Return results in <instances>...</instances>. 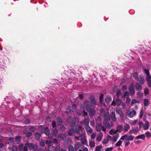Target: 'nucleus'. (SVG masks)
Instances as JSON below:
<instances>
[{"instance_id":"f257e3e1","label":"nucleus","mask_w":151,"mask_h":151,"mask_svg":"<svg viewBox=\"0 0 151 151\" xmlns=\"http://www.w3.org/2000/svg\"><path fill=\"white\" fill-rule=\"evenodd\" d=\"M134 138V137L132 135H127V134H125L123 136H122L120 139L122 140H124L126 139L127 141H131Z\"/></svg>"},{"instance_id":"f03ea898","label":"nucleus","mask_w":151,"mask_h":151,"mask_svg":"<svg viewBox=\"0 0 151 151\" xmlns=\"http://www.w3.org/2000/svg\"><path fill=\"white\" fill-rule=\"evenodd\" d=\"M96 130L98 132H100L101 130L104 132H105L106 131V128L103 127L100 123L97 124L96 125Z\"/></svg>"},{"instance_id":"7ed1b4c3","label":"nucleus","mask_w":151,"mask_h":151,"mask_svg":"<svg viewBox=\"0 0 151 151\" xmlns=\"http://www.w3.org/2000/svg\"><path fill=\"white\" fill-rule=\"evenodd\" d=\"M84 105L85 107L86 111L92 108V106H93L89 102V101L88 100H85L84 103Z\"/></svg>"},{"instance_id":"20e7f679","label":"nucleus","mask_w":151,"mask_h":151,"mask_svg":"<svg viewBox=\"0 0 151 151\" xmlns=\"http://www.w3.org/2000/svg\"><path fill=\"white\" fill-rule=\"evenodd\" d=\"M133 84V83H132L131 85H129L128 87L129 92L131 95L132 96H134L135 93V89L132 85Z\"/></svg>"},{"instance_id":"39448f33","label":"nucleus","mask_w":151,"mask_h":151,"mask_svg":"<svg viewBox=\"0 0 151 151\" xmlns=\"http://www.w3.org/2000/svg\"><path fill=\"white\" fill-rule=\"evenodd\" d=\"M25 145L28 147L29 149L30 150L32 149L36 150L37 149V147L36 145L34 146V145L32 143H29L27 142Z\"/></svg>"},{"instance_id":"423d86ee","label":"nucleus","mask_w":151,"mask_h":151,"mask_svg":"<svg viewBox=\"0 0 151 151\" xmlns=\"http://www.w3.org/2000/svg\"><path fill=\"white\" fill-rule=\"evenodd\" d=\"M90 99H91L90 101L91 104L93 106H95L97 104V101L95 99L94 96H93L91 95L90 97Z\"/></svg>"},{"instance_id":"0eeeda50","label":"nucleus","mask_w":151,"mask_h":151,"mask_svg":"<svg viewBox=\"0 0 151 151\" xmlns=\"http://www.w3.org/2000/svg\"><path fill=\"white\" fill-rule=\"evenodd\" d=\"M139 130L138 127H134V128L129 130L128 133L129 134H135V133H137Z\"/></svg>"},{"instance_id":"6e6552de","label":"nucleus","mask_w":151,"mask_h":151,"mask_svg":"<svg viewBox=\"0 0 151 151\" xmlns=\"http://www.w3.org/2000/svg\"><path fill=\"white\" fill-rule=\"evenodd\" d=\"M135 79L137 80L142 84H143L145 83V78L143 76H134Z\"/></svg>"},{"instance_id":"1a4fd4ad","label":"nucleus","mask_w":151,"mask_h":151,"mask_svg":"<svg viewBox=\"0 0 151 151\" xmlns=\"http://www.w3.org/2000/svg\"><path fill=\"white\" fill-rule=\"evenodd\" d=\"M127 116L129 117L132 118L135 116L136 114V112L134 110L132 111H128L127 112Z\"/></svg>"},{"instance_id":"9d476101","label":"nucleus","mask_w":151,"mask_h":151,"mask_svg":"<svg viewBox=\"0 0 151 151\" xmlns=\"http://www.w3.org/2000/svg\"><path fill=\"white\" fill-rule=\"evenodd\" d=\"M82 130V127L81 125H76L75 127L76 133L77 134H80V131Z\"/></svg>"},{"instance_id":"9b49d317","label":"nucleus","mask_w":151,"mask_h":151,"mask_svg":"<svg viewBox=\"0 0 151 151\" xmlns=\"http://www.w3.org/2000/svg\"><path fill=\"white\" fill-rule=\"evenodd\" d=\"M87 111L89 113L91 117H93L95 114V110L94 108H91Z\"/></svg>"},{"instance_id":"f8f14e48","label":"nucleus","mask_w":151,"mask_h":151,"mask_svg":"<svg viewBox=\"0 0 151 151\" xmlns=\"http://www.w3.org/2000/svg\"><path fill=\"white\" fill-rule=\"evenodd\" d=\"M75 133V129L74 128H72L70 129L68 132V135L70 136L74 135Z\"/></svg>"},{"instance_id":"ddd939ff","label":"nucleus","mask_w":151,"mask_h":151,"mask_svg":"<svg viewBox=\"0 0 151 151\" xmlns=\"http://www.w3.org/2000/svg\"><path fill=\"white\" fill-rule=\"evenodd\" d=\"M57 123L58 126H60L63 123V120L62 118L59 117H57Z\"/></svg>"},{"instance_id":"4468645a","label":"nucleus","mask_w":151,"mask_h":151,"mask_svg":"<svg viewBox=\"0 0 151 151\" xmlns=\"http://www.w3.org/2000/svg\"><path fill=\"white\" fill-rule=\"evenodd\" d=\"M135 88L136 89L137 91H140L142 89V85H140L139 83H136L135 86Z\"/></svg>"},{"instance_id":"2eb2a0df","label":"nucleus","mask_w":151,"mask_h":151,"mask_svg":"<svg viewBox=\"0 0 151 151\" xmlns=\"http://www.w3.org/2000/svg\"><path fill=\"white\" fill-rule=\"evenodd\" d=\"M110 117L113 121L115 122L116 121V119L114 112H112L111 113Z\"/></svg>"},{"instance_id":"dca6fc26","label":"nucleus","mask_w":151,"mask_h":151,"mask_svg":"<svg viewBox=\"0 0 151 151\" xmlns=\"http://www.w3.org/2000/svg\"><path fill=\"white\" fill-rule=\"evenodd\" d=\"M105 101L107 104H109L111 101V97L109 95H107L105 98Z\"/></svg>"},{"instance_id":"f3484780","label":"nucleus","mask_w":151,"mask_h":151,"mask_svg":"<svg viewBox=\"0 0 151 151\" xmlns=\"http://www.w3.org/2000/svg\"><path fill=\"white\" fill-rule=\"evenodd\" d=\"M58 137L61 140H64L65 138L66 137L65 134H59L58 135Z\"/></svg>"},{"instance_id":"a211bd4d","label":"nucleus","mask_w":151,"mask_h":151,"mask_svg":"<svg viewBox=\"0 0 151 151\" xmlns=\"http://www.w3.org/2000/svg\"><path fill=\"white\" fill-rule=\"evenodd\" d=\"M44 133L47 136L50 135V131L48 127H46L44 129Z\"/></svg>"},{"instance_id":"6ab92c4d","label":"nucleus","mask_w":151,"mask_h":151,"mask_svg":"<svg viewBox=\"0 0 151 151\" xmlns=\"http://www.w3.org/2000/svg\"><path fill=\"white\" fill-rule=\"evenodd\" d=\"M85 129L87 132L91 133L92 132V129L89 125H87L86 126Z\"/></svg>"},{"instance_id":"aec40b11","label":"nucleus","mask_w":151,"mask_h":151,"mask_svg":"<svg viewBox=\"0 0 151 151\" xmlns=\"http://www.w3.org/2000/svg\"><path fill=\"white\" fill-rule=\"evenodd\" d=\"M103 134L102 132H100L99 134L97 136L96 138V139L97 141H100L102 138Z\"/></svg>"},{"instance_id":"412c9836","label":"nucleus","mask_w":151,"mask_h":151,"mask_svg":"<svg viewBox=\"0 0 151 151\" xmlns=\"http://www.w3.org/2000/svg\"><path fill=\"white\" fill-rule=\"evenodd\" d=\"M41 134L39 132H36L35 134V137L36 140H39L40 139Z\"/></svg>"},{"instance_id":"4be33fe9","label":"nucleus","mask_w":151,"mask_h":151,"mask_svg":"<svg viewBox=\"0 0 151 151\" xmlns=\"http://www.w3.org/2000/svg\"><path fill=\"white\" fill-rule=\"evenodd\" d=\"M144 124V130H146L150 126V123L149 122L146 121Z\"/></svg>"},{"instance_id":"5701e85b","label":"nucleus","mask_w":151,"mask_h":151,"mask_svg":"<svg viewBox=\"0 0 151 151\" xmlns=\"http://www.w3.org/2000/svg\"><path fill=\"white\" fill-rule=\"evenodd\" d=\"M51 147H52V149L53 151L55 150V151H60V147L59 146H57L55 147L54 146H51Z\"/></svg>"},{"instance_id":"b1692460","label":"nucleus","mask_w":151,"mask_h":151,"mask_svg":"<svg viewBox=\"0 0 151 151\" xmlns=\"http://www.w3.org/2000/svg\"><path fill=\"white\" fill-rule=\"evenodd\" d=\"M81 146V144L79 142H77L75 144L74 146V149L76 151H77Z\"/></svg>"},{"instance_id":"393cba45","label":"nucleus","mask_w":151,"mask_h":151,"mask_svg":"<svg viewBox=\"0 0 151 151\" xmlns=\"http://www.w3.org/2000/svg\"><path fill=\"white\" fill-rule=\"evenodd\" d=\"M145 138V136L144 134H141L136 136V138L137 139H144Z\"/></svg>"},{"instance_id":"a878e982","label":"nucleus","mask_w":151,"mask_h":151,"mask_svg":"<svg viewBox=\"0 0 151 151\" xmlns=\"http://www.w3.org/2000/svg\"><path fill=\"white\" fill-rule=\"evenodd\" d=\"M130 128V126L128 124L125 125L124 127V130L125 132H127Z\"/></svg>"},{"instance_id":"bb28decb","label":"nucleus","mask_w":151,"mask_h":151,"mask_svg":"<svg viewBox=\"0 0 151 151\" xmlns=\"http://www.w3.org/2000/svg\"><path fill=\"white\" fill-rule=\"evenodd\" d=\"M14 142V139L12 137H10L8 140V144L11 145L13 144Z\"/></svg>"},{"instance_id":"cd10ccee","label":"nucleus","mask_w":151,"mask_h":151,"mask_svg":"<svg viewBox=\"0 0 151 151\" xmlns=\"http://www.w3.org/2000/svg\"><path fill=\"white\" fill-rule=\"evenodd\" d=\"M15 140L16 142L19 144L20 142L21 137L20 136H17L16 137Z\"/></svg>"},{"instance_id":"c85d7f7f","label":"nucleus","mask_w":151,"mask_h":151,"mask_svg":"<svg viewBox=\"0 0 151 151\" xmlns=\"http://www.w3.org/2000/svg\"><path fill=\"white\" fill-rule=\"evenodd\" d=\"M104 126L105 127L107 128H109L110 126V124L108 121H104L103 122Z\"/></svg>"},{"instance_id":"c756f323","label":"nucleus","mask_w":151,"mask_h":151,"mask_svg":"<svg viewBox=\"0 0 151 151\" xmlns=\"http://www.w3.org/2000/svg\"><path fill=\"white\" fill-rule=\"evenodd\" d=\"M68 151H75L74 148L73 146L71 145H70L68 146Z\"/></svg>"},{"instance_id":"7c9ffc66","label":"nucleus","mask_w":151,"mask_h":151,"mask_svg":"<svg viewBox=\"0 0 151 151\" xmlns=\"http://www.w3.org/2000/svg\"><path fill=\"white\" fill-rule=\"evenodd\" d=\"M144 106H148L149 104V100L147 99H144Z\"/></svg>"},{"instance_id":"2f4dec72","label":"nucleus","mask_w":151,"mask_h":151,"mask_svg":"<svg viewBox=\"0 0 151 151\" xmlns=\"http://www.w3.org/2000/svg\"><path fill=\"white\" fill-rule=\"evenodd\" d=\"M143 93H141L140 92H138L137 93V98L141 99L143 95Z\"/></svg>"},{"instance_id":"473e14b6","label":"nucleus","mask_w":151,"mask_h":151,"mask_svg":"<svg viewBox=\"0 0 151 151\" xmlns=\"http://www.w3.org/2000/svg\"><path fill=\"white\" fill-rule=\"evenodd\" d=\"M69 124L72 128H73V127L76 126V123L75 120H73L72 122Z\"/></svg>"},{"instance_id":"72a5a7b5","label":"nucleus","mask_w":151,"mask_h":151,"mask_svg":"<svg viewBox=\"0 0 151 151\" xmlns=\"http://www.w3.org/2000/svg\"><path fill=\"white\" fill-rule=\"evenodd\" d=\"M73 120V117L71 116H70L68 117V118L66 120L67 123L68 124H69L70 123H71L72 120Z\"/></svg>"},{"instance_id":"f704fd0d","label":"nucleus","mask_w":151,"mask_h":151,"mask_svg":"<svg viewBox=\"0 0 151 151\" xmlns=\"http://www.w3.org/2000/svg\"><path fill=\"white\" fill-rule=\"evenodd\" d=\"M123 127L121 125H119L117 126L116 127V130L117 132L119 131L120 132L122 130Z\"/></svg>"},{"instance_id":"c9c22d12","label":"nucleus","mask_w":151,"mask_h":151,"mask_svg":"<svg viewBox=\"0 0 151 151\" xmlns=\"http://www.w3.org/2000/svg\"><path fill=\"white\" fill-rule=\"evenodd\" d=\"M70 108V106H68L67 107L65 111V112L67 114H68L70 113L71 111Z\"/></svg>"},{"instance_id":"e433bc0d","label":"nucleus","mask_w":151,"mask_h":151,"mask_svg":"<svg viewBox=\"0 0 151 151\" xmlns=\"http://www.w3.org/2000/svg\"><path fill=\"white\" fill-rule=\"evenodd\" d=\"M58 130L57 129H55L53 133V134L54 137H56L58 134Z\"/></svg>"},{"instance_id":"4c0bfd02","label":"nucleus","mask_w":151,"mask_h":151,"mask_svg":"<svg viewBox=\"0 0 151 151\" xmlns=\"http://www.w3.org/2000/svg\"><path fill=\"white\" fill-rule=\"evenodd\" d=\"M89 122V119H85L84 120V123L86 126L87 125H88Z\"/></svg>"},{"instance_id":"58836bf2","label":"nucleus","mask_w":151,"mask_h":151,"mask_svg":"<svg viewBox=\"0 0 151 151\" xmlns=\"http://www.w3.org/2000/svg\"><path fill=\"white\" fill-rule=\"evenodd\" d=\"M104 119L106 121H109L110 120V117L109 115H104Z\"/></svg>"},{"instance_id":"ea45409f","label":"nucleus","mask_w":151,"mask_h":151,"mask_svg":"<svg viewBox=\"0 0 151 151\" xmlns=\"http://www.w3.org/2000/svg\"><path fill=\"white\" fill-rule=\"evenodd\" d=\"M104 94L102 93H101L100 94V96L99 98V101L101 103L104 98Z\"/></svg>"},{"instance_id":"a19ab883","label":"nucleus","mask_w":151,"mask_h":151,"mask_svg":"<svg viewBox=\"0 0 151 151\" xmlns=\"http://www.w3.org/2000/svg\"><path fill=\"white\" fill-rule=\"evenodd\" d=\"M116 104L119 106L121 104V102L120 100L119 99L117 98L116 102L115 103Z\"/></svg>"},{"instance_id":"79ce46f5","label":"nucleus","mask_w":151,"mask_h":151,"mask_svg":"<svg viewBox=\"0 0 151 151\" xmlns=\"http://www.w3.org/2000/svg\"><path fill=\"white\" fill-rule=\"evenodd\" d=\"M89 146L91 147H93L95 146V143L94 141H91L89 142Z\"/></svg>"},{"instance_id":"37998d69","label":"nucleus","mask_w":151,"mask_h":151,"mask_svg":"<svg viewBox=\"0 0 151 151\" xmlns=\"http://www.w3.org/2000/svg\"><path fill=\"white\" fill-rule=\"evenodd\" d=\"M35 129H36L34 126H31L29 129V130L30 131H32L33 132H35Z\"/></svg>"},{"instance_id":"c03bdc74","label":"nucleus","mask_w":151,"mask_h":151,"mask_svg":"<svg viewBox=\"0 0 151 151\" xmlns=\"http://www.w3.org/2000/svg\"><path fill=\"white\" fill-rule=\"evenodd\" d=\"M144 71L146 76H150L149 70L148 69L145 68L144 70Z\"/></svg>"},{"instance_id":"a18cd8bd","label":"nucleus","mask_w":151,"mask_h":151,"mask_svg":"<svg viewBox=\"0 0 151 151\" xmlns=\"http://www.w3.org/2000/svg\"><path fill=\"white\" fill-rule=\"evenodd\" d=\"M139 129H140L142 128L143 127L144 129V124L142 122H139Z\"/></svg>"},{"instance_id":"49530a36","label":"nucleus","mask_w":151,"mask_h":151,"mask_svg":"<svg viewBox=\"0 0 151 151\" xmlns=\"http://www.w3.org/2000/svg\"><path fill=\"white\" fill-rule=\"evenodd\" d=\"M145 134L146 135V137L149 138L151 137V134L148 131L147 132L145 133Z\"/></svg>"},{"instance_id":"de8ad7c7","label":"nucleus","mask_w":151,"mask_h":151,"mask_svg":"<svg viewBox=\"0 0 151 151\" xmlns=\"http://www.w3.org/2000/svg\"><path fill=\"white\" fill-rule=\"evenodd\" d=\"M102 147L101 145H99L96 147V148L95 151H98L101 150L102 148Z\"/></svg>"},{"instance_id":"09e8293b","label":"nucleus","mask_w":151,"mask_h":151,"mask_svg":"<svg viewBox=\"0 0 151 151\" xmlns=\"http://www.w3.org/2000/svg\"><path fill=\"white\" fill-rule=\"evenodd\" d=\"M122 143V142L121 141L119 140L117 142L115 145L116 146H119L121 145Z\"/></svg>"},{"instance_id":"8fccbe9b","label":"nucleus","mask_w":151,"mask_h":151,"mask_svg":"<svg viewBox=\"0 0 151 151\" xmlns=\"http://www.w3.org/2000/svg\"><path fill=\"white\" fill-rule=\"evenodd\" d=\"M116 96L117 97V98L119 99L120 96L121 94V92L119 90L117 91L116 92Z\"/></svg>"},{"instance_id":"3c124183","label":"nucleus","mask_w":151,"mask_h":151,"mask_svg":"<svg viewBox=\"0 0 151 151\" xmlns=\"http://www.w3.org/2000/svg\"><path fill=\"white\" fill-rule=\"evenodd\" d=\"M136 103H139V101L135 99H132V102H131V105H132L133 104H134Z\"/></svg>"},{"instance_id":"603ef678","label":"nucleus","mask_w":151,"mask_h":151,"mask_svg":"<svg viewBox=\"0 0 151 151\" xmlns=\"http://www.w3.org/2000/svg\"><path fill=\"white\" fill-rule=\"evenodd\" d=\"M52 125L53 128H55L57 127V124L56 122L54 121L52 122Z\"/></svg>"},{"instance_id":"864d4df0","label":"nucleus","mask_w":151,"mask_h":151,"mask_svg":"<svg viewBox=\"0 0 151 151\" xmlns=\"http://www.w3.org/2000/svg\"><path fill=\"white\" fill-rule=\"evenodd\" d=\"M44 129V127L43 125H39L38 126V129L39 131H42Z\"/></svg>"},{"instance_id":"5fc2aeb1","label":"nucleus","mask_w":151,"mask_h":151,"mask_svg":"<svg viewBox=\"0 0 151 151\" xmlns=\"http://www.w3.org/2000/svg\"><path fill=\"white\" fill-rule=\"evenodd\" d=\"M143 115V111L142 109H141L140 112V114L139 115V117L140 118H142Z\"/></svg>"},{"instance_id":"6e6d98bb","label":"nucleus","mask_w":151,"mask_h":151,"mask_svg":"<svg viewBox=\"0 0 151 151\" xmlns=\"http://www.w3.org/2000/svg\"><path fill=\"white\" fill-rule=\"evenodd\" d=\"M129 92H124L123 96L122 97V98H123V97H124L125 96L128 97L129 96Z\"/></svg>"},{"instance_id":"4d7b16f0","label":"nucleus","mask_w":151,"mask_h":151,"mask_svg":"<svg viewBox=\"0 0 151 151\" xmlns=\"http://www.w3.org/2000/svg\"><path fill=\"white\" fill-rule=\"evenodd\" d=\"M118 137L116 135H114L113 136L112 138L113 141L114 142H116L117 139Z\"/></svg>"},{"instance_id":"13d9d810","label":"nucleus","mask_w":151,"mask_h":151,"mask_svg":"<svg viewBox=\"0 0 151 151\" xmlns=\"http://www.w3.org/2000/svg\"><path fill=\"white\" fill-rule=\"evenodd\" d=\"M23 147H24V145L23 144H20L19 146V147H18L19 149L20 150H22L23 148H24Z\"/></svg>"},{"instance_id":"bf43d9fd","label":"nucleus","mask_w":151,"mask_h":151,"mask_svg":"<svg viewBox=\"0 0 151 151\" xmlns=\"http://www.w3.org/2000/svg\"><path fill=\"white\" fill-rule=\"evenodd\" d=\"M147 77L146 78V80L147 81V82H149L151 81V76H147Z\"/></svg>"},{"instance_id":"052dcab7","label":"nucleus","mask_w":151,"mask_h":151,"mask_svg":"<svg viewBox=\"0 0 151 151\" xmlns=\"http://www.w3.org/2000/svg\"><path fill=\"white\" fill-rule=\"evenodd\" d=\"M144 93L145 95H147L149 94V90L147 88H145V89Z\"/></svg>"},{"instance_id":"680f3d73","label":"nucleus","mask_w":151,"mask_h":151,"mask_svg":"<svg viewBox=\"0 0 151 151\" xmlns=\"http://www.w3.org/2000/svg\"><path fill=\"white\" fill-rule=\"evenodd\" d=\"M113 149L112 147H108L106 149L105 151H112Z\"/></svg>"},{"instance_id":"e2e57ef3","label":"nucleus","mask_w":151,"mask_h":151,"mask_svg":"<svg viewBox=\"0 0 151 151\" xmlns=\"http://www.w3.org/2000/svg\"><path fill=\"white\" fill-rule=\"evenodd\" d=\"M32 135V133L30 132H27V133L26 137H30Z\"/></svg>"},{"instance_id":"0e129e2a","label":"nucleus","mask_w":151,"mask_h":151,"mask_svg":"<svg viewBox=\"0 0 151 151\" xmlns=\"http://www.w3.org/2000/svg\"><path fill=\"white\" fill-rule=\"evenodd\" d=\"M60 129L62 131H63L65 130V126L62 125L60 127Z\"/></svg>"},{"instance_id":"69168bd1","label":"nucleus","mask_w":151,"mask_h":151,"mask_svg":"<svg viewBox=\"0 0 151 151\" xmlns=\"http://www.w3.org/2000/svg\"><path fill=\"white\" fill-rule=\"evenodd\" d=\"M105 113V110L104 109H102L100 111V114L101 115H103Z\"/></svg>"},{"instance_id":"338daca9","label":"nucleus","mask_w":151,"mask_h":151,"mask_svg":"<svg viewBox=\"0 0 151 151\" xmlns=\"http://www.w3.org/2000/svg\"><path fill=\"white\" fill-rule=\"evenodd\" d=\"M114 133V130L112 129L110 130L109 132V133L111 135H113Z\"/></svg>"},{"instance_id":"774afa93","label":"nucleus","mask_w":151,"mask_h":151,"mask_svg":"<svg viewBox=\"0 0 151 151\" xmlns=\"http://www.w3.org/2000/svg\"><path fill=\"white\" fill-rule=\"evenodd\" d=\"M72 108L73 109H77V105L75 104H73L72 105Z\"/></svg>"}]
</instances>
